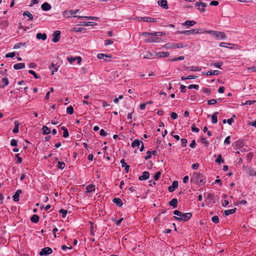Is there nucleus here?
<instances>
[{
  "mask_svg": "<svg viewBox=\"0 0 256 256\" xmlns=\"http://www.w3.org/2000/svg\"><path fill=\"white\" fill-rule=\"evenodd\" d=\"M174 214L176 216H174V218L180 222L187 221L192 217L191 213H182L181 212L177 210L174 212Z\"/></svg>",
  "mask_w": 256,
  "mask_h": 256,
  "instance_id": "obj_1",
  "label": "nucleus"
},
{
  "mask_svg": "<svg viewBox=\"0 0 256 256\" xmlns=\"http://www.w3.org/2000/svg\"><path fill=\"white\" fill-rule=\"evenodd\" d=\"M204 33L208 34L214 37L218 40H224L227 38V36L224 32H222L214 31L212 30H204Z\"/></svg>",
  "mask_w": 256,
  "mask_h": 256,
  "instance_id": "obj_2",
  "label": "nucleus"
},
{
  "mask_svg": "<svg viewBox=\"0 0 256 256\" xmlns=\"http://www.w3.org/2000/svg\"><path fill=\"white\" fill-rule=\"evenodd\" d=\"M52 250L51 248H50L49 247H46L42 249V250L40 252V255L44 256V255L50 254H52Z\"/></svg>",
  "mask_w": 256,
  "mask_h": 256,
  "instance_id": "obj_7",
  "label": "nucleus"
},
{
  "mask_svg": "<svg viewBox=\"0 0 256 256\" xmlns=\"http://www.w3.org/2000/svg\"><path fill=\"white\" fill-rule=\"evenodd\" d=\"M233 46V44H230V43H227V42H220V46L224 48H232V46Z\"/></svg>",
  "mask_w": 256,
  "mask_h": 256,
  "instance_id": "obj_28",
  "label": "nucleus"
},
{
  "mask_svg": "<svg viewBox=\"0 0 256 256\" xmlns=\"http://www.w3.org/2000/svg\"><path fill=\"white\" fill-rule=\"evenodd\" d=\"M74 14L73 10H65L63 12L62 15L66 18H70L71 15Z\"/></svg>",
  "mask_w": 256,
  "mask_h": 256,
  "instance_id": "obj_18",
  "label": "nucleus"
},
{
  "mask_svg": "<svg viewBox=\"0 0 256 256\" xmlns=\"http://www.w3.org/2000/svg\"><path fill=\"white\" fill-rule=\"evenodd\" d=\"M230 136H227V137L226 138V139H225V140H224V144H230Z\"/></svg>",
  "mask_w": 256,
  "mask_h": 256,
  "instance_id": "obj_60",
  "label": "nucleus"
},
{
  "mask_svg": "<svg viewBox=\"0 0 256 256\" xmlns=\"http://www.w3.org/2000/svg\"><path fill=\"white\" fill-rule=\"evenodd\" d=\"M218 112H216L212 115V122L213 124H216L218 122Z\"/></svg>",
  "mask_w": 256,
  "mask_h": 256,
  "instance_id": "obj_29",
  "label": "nucleus"
},
{
  "mask_svg": "<svg viewBox=\"0 0 256 256\" xmlns=\"http://www.w3.org/2000/svg\"><path fill=\"white\" fill-rule=\"evenodd\" d=\"M96 23L92 22H81L78 25L83 26H96Z\"/></svg>",
  "mask_w": 256,
  "mask_h": 256,
  "instance_id": "obj_13",
  "label": "nucleus"
},
{
  "mask_svg": "<svg viewBox=\"0 0 256 256\" xmlns=\"http://www.w3.org/2000/svg\"><path fill=\"white\" fill-rule=\"evenodd\" d=\"M217 101L218 100L212 99L208 101V104H214L216 103Z\"/></svg>",
  "mask_w": 256,
  "mask_h": 256,
  "instance_id": "obj_51",
  "label": "nucleus"
},
{
  "mask_svg": "<svg viewBox=\"0 0 256 256\" xmlns=\"http://www.w3.org/2000/svg\"><path fill=\"white\" fill-rule=\"evenodd\" d=\"M12 146H17V141L14 139H12L10 141Z\"/></svg>",
  "mask_w": 256,
  "mask_h": 256,
  "instance_id": "obj_59",
  "label": "nucleus"
},
{
  "mask_svg": "<svg viewBox=\"0 0 256 256\" xmlns=\"http://www.w3.org/2000/svg\"><path fill=\"white\" fill-rule=\"evenodd\" d=\"M120 164H122V168H124L126 172H128L129 171L130 166L124 162V160L122 159L120 160Z\"/></svg>",
  "mask_w": 256,
  "mask_h": 256,
  "instance_id": "obj_22",
  "label": "nucleus"
},
{
  "mask_svg": "<svg viewBox=\"0 0 256 256\" xmlns=\"http://www.w3.org/2000/svg\"><path fill=\"white\" fill-rule=\"evenodd\" d=\"M60 213L62 214V218H65L66 216V215L68 213V212L66 210H60Z\"/></svg>",
  "mask_w": 256,
  "mask_h": 256,
  "instance_id": "obj_47",
  "label": "nucleus"
},
{
  "mask_svg": "<svg viewBox=\"0 0 256 256\" xmlns=\"http://www.w3.org/2000/svg\"><path fill=\"white\" fill-rule=\"evenodd\" d=\"M178 200L176 198H172L170 202L169 205L170 206H172L174 208H177L178 204Z\"/></svg>",
  "mask_w": 256,
  "mask_h": 256,
  "instance_id": "obj_24",
  "label": "nucleus"
},
{
  "mask_svg": "<svg viewBox=\"0 0 256 256\" xmlns=\"http://www.w3.org/2000/svg\"><path fill=\"white\" fill-rule=\"evenodd\" d=\"M186 46V45H184L182 43L174 44L169 42L166 44V48H183Z\"/></svg>",
  "mask_w": 256,
  "mask_h": 256,
  "instance_id": "obj_4",
  "label": "nucleus"
},
{
  "mask_svg": "<svg viewBox=\"0 0 256 256\" xmlns=\"http://www.w3.org/2000/svg\"><path fill=\"white\" fill-rule=\"evenodd\" d=\"M15 126L14 128L12 130V132L14 133H18L19 131L18 130V126H19V123L18 122H14Z\"/></svg>",
  "mask_w": 256,
  "mask_h": 256,
  "instance_id": "obj_38",
  "label": "nucleus"
},
{
  "mask_svg": "<svg viewBox=\"0 0 256 256\" xmlns=\"http://www.w3.org/2000/svg\"><path fill=\"white\" fill-rule=\"evenodd\" d=\"M15 56V53L14 52H9L6 54V58H13Z\"/></svg>",
  "mask_w": 256,
  "mask_h": 256,
  "instance_id": "obj_55",
  "label": "nucleus"
},
{
  "mask_svg": "<svg viewBox=\"0 0 256 256\" xmlns=\"http://www.w3.org/2000/svg\"><path fill=\"white\" fill-rule=\"evenodd\" d=\"M86 192L90 193L95 191L96 186L94 184H88L86 186Z\"/></svg>",
  "mask_w": 256,
  "mask_h": 256,
  "instance_id": "obj_14",
  "label": "nucleus"
},
{
  "mask_svg": "<svg viewBox=\"0 0 256 256\" xmlns=\"http://www.w3.org/2000/svg\"><path fill=\"white\" fill-rule=\"evenodd\" d=\"M177 32L178 34H192V30H184L178 31Z\"/></svg>",
  "mask_w": 256,
  "mask_h": 256,
  "instance_id": "obj_34",
  "label": "nucleus"
},
{
  "mask_svg": "<svg viewBox=\"0 0 256 256\" xmlns=\"http://www.w3.org/2000/svg\"><path fill=\"white\" fill-rule=\"evenodd\" d=\"M188 69L191 71H200L201 70L200 68L196 66H190Z\"/></svg>",
  "mask_w": 256,
  "mask_h": 256,
  "instance_id": "obj_41",
  "label": "nucleus"
},
{
  "mask_svg": "<svg viewBox=\"0 0 256 256\" xmlns=\"http://www.w3.org/2000/svg\"><path fill=\"white\" fill-rule=\"evenodd\" d=\"M234 118H236L235 115H232V117L230 118H229L227 120V122L230 125H231L234 122Z\"/></svg>",
  "mask_w": 256,
  "mask_h": 256,
  "instance_id": "obj_45",
  "label": "nucleus"
},
{
  "mask_svg": "<svg viewBox=\"0 0 256 256\" xmlns=\"http://www.w3.org/2000/svg\"><path fill=\"white\" fill-rule=\"evenodd\" d=\"M113 44V41L112 40H111L108 39L105 41V45H106V46L110 45V44Z\"/></svg>",
  "mask_w": 256,
  "mask_h": 256,
  "instance_id": "obj_62",
  "label": "nucleus"
},
{
  "mask_svg": "<svg viewBox=\"0 0 256 256\" xmlns=\"http://www.w3.org/2000/svg\"><path fill=\"white\" fill-rule=\"evenodd\" d=\"M25 45V44H23V43H22V42H19V43H18L16 44L14 46V49H18V48H19L21 46H24Z\"/></svg>",
  "mask_w": 256,
  "mask_h": 256,
  "instance_id": "obj_50",
  "label": "nucleus"
},
{
  "mask_svg": "<svg viewBox=\"0 0 256 256\" xmlns=\"http://www.w3.org/2000/svg\"><path fill=\"white\" fill-rule=\"evenodd\" d=\"M43 134H49L50 132V130L46 126H43L42 128Z\"/></svg>",
  "mask_w": 256,
  "mask_h": 256,
  "instance_id": "obj_32",
  "label": "nucleus"
},
{
  "mask_svg": "<svg viewBox=\"0 0 256 256\" xmlns=\"http://www.w3.org/2000/svg\"><path fill=\"white\" fill-rule=\"evenodd\" d=\"M178 114L174 112H172L170 114V117L172 118V119H174V120H176L178 118Z\"/></svg>",
  "mask_w": 256,
  "mask_h": 256,
  "instance_id": "obj_58",
  "label": "nucleus"
},
{
  "mask_svg": "<svg viewBox=\"0 0 256 256\" xmlns=\"http://www.w3.org/2000/svg\"><path fill=\"white\" fill-rule=\"evenodd\" d=\"M28 72L32 74L34 77L36 78H39L40 77L38 76L37 75V74L32 70H28Z\"/></svg>",
  "mask_w": 256,
  "mask_h": 256,
  "instance_id": "obj_54",
  "label": "nucleus"
},
{
  "mask_svg": "<svg viewBox=\"0 0 256 256\" xmlns=\"http://www.w3.org/2000/svg\"><path fill=\"white\" fill-rule=\"evenodd\" d=\"M23 16H27L28 18L30 20H31L33 19L32 15L28 11H25L23 14Z\"/></svg>",
  "mask_w": 256,
  "mask_h": 256,
  "instance_id": "obj_35",
  "label": "nucleus"
},
{
  "mask_svg": "<svg viewBox=\"0 0 256 256\" xmlns=\"http://www.w3.org/2000/svg\"><path fill=\"white\" fill-rule=\"evenodd\" d=\"M22 193L21 190H17L14 195L12 196L13 200L16 202L19 200V197L20 194Z\"/></svg>",
  "mask_w": 256,
  "mask_h": 256,
  "instance_id": "obj_11",
  "label": "nucleus"
},
{
  "mask_svg": "<svg viewBox=\"0 0 256 256\" xmlns=\"http://www.w3.org/2000/svg\"><path fill=\"white\" fill-rule=\"evenodd\" d=\"M97 57L99 59H103L106 62L110 61L112 56L110 54H98L97 55Z\"/></svg>",
  "mask_w": 256,
  "mask_h": 256,
  "instance_id": "obj_5",
  "label": "nucleus"
},
{
  "mask_svg": "<svg viewBox=\"0 0 256 256\" xmlns=\"http://www.w3.org/2000/svg\"><path fill=\"white\" fill-rule=\"evenodd\" d=\"M220 74V72L218 70H214V71H208V72H202V74L204 75H207V76H212V75H218Z\"/></svg>",
  "mask_w": 256,
  "mask_h": 256,
  "instance_id": "obj_17",
  "label": "nucleus"
},
{
  "mask_svg": "<svg viewBox=\"0 0 256 256\" xmlns=\"http://www.w3.org/2000/svg\"><path fill=\"white\" fill-rule=\"evenodd\" d=\"M158 58H165L168 57L170 55V53L168 52H157L156 54Z\"/></svg>",
  "mask_w": 256,
  "mask_h": 256,
  "instance_id": "obj_19",
  "label": "nucleus"
},
{
  "mask_svg": "<svg viewBox=\"0 0 256 256\" xmlns=\"http://www.w3.org/2000/svg\"><path fill=\"white\" fill-rule=\"evenodd\" d=\"M41 8L44 11H48L50 10L51 6L48 2H44L41 6Z\"/></svg>",
  "mask_w": 256,
  "mask_h": 256,
  "instance_id": "obj_23",
  "label": "nucleus"
},
{
  "mask_svg": "<svg viewBox=\"0 0 256 256\" xmlns=\"http://www.w3.org/2000/svg\"><path fill=\"white\" fill-rule=\"evenodd\" d=\"M36 38L38 40H44L46 39V34L43 33H38L36 35Z\"/></svg>",
  "mask_w": 256,
  "mask_h": 256,
  "instance_id": "obj_21",
  "label": "nucleus"
},
{
  "mask_svg": "<svg viewBox=\"0 0 256 256\" xmlns=\"http://www.w3.org/2000/svg\"><path fill=\"white\" fill-rule=\"evenodd\" d=\"M178 187V181H174L172 185L168 188V191L170 192H174Z\"/></svg>",
  "mask_w": 256,
  "mask_h": 256,
  "instance_id": "obj_10",
  "label": "nucleus"
},
{
  "mask_svg": "<svg viewBox=\"0 0 256 256\" xmlns=\"http://www.w3.org/2000/svg\"><path fill=\"white\" fill-rule=\"evenodd\" d=\"M50 69L52 70V74H54L55 72H58V66H56L54 64H52Z\"/></svg>",
  "mask_w": 256,
  "mask_h": 256,
  "instance_id": "obj_36",
  "label": "nucleus"
},
{
  "mask_svg": "<svg viewBox=\"0 0 256 256\" xmlns=\"http://www.w3.org/2000/svg\"><path fill=\"white\" fill-rule=\"evenodd\" d=\"M84 30L83 28H74L71 31L74 32H82Z\"/></svg>",
  "mask_w": 256,
  "mask_h": 256,
  "instance_id": "obj_33",
  "label": "nucleus"
},
{
  "mask_svg": "<svg viewBox=\"0 0 256 256\" xmlns=\"http://www.w3.org/2000/svg\"><path fill=\"white\" fill-rule=\"evenodd\" d=\"M196 6H198V9L201 11H204V8L206 6V4L204 2H197Z\"/></svg>",
  "mask_w": 256,
  "mask_h": 256,
  "instance_id": "obj_15",
  "label": "nucleus"
},
{
  "mask_svg": "<svg viewBox=\"0 0 256 256\" xmlns=\"http://www.w3.org/2000/svg\"><path fill=\"white\" fill-rule=\"evenodd\" d=\"M60 30H56L52 34V41L54 42H57L59 41L60 38Z\"/></svg>",
  "mask_w": 256,
  "mask_h": 256,
  "instance_id": "obj_6",
  "label": "nucleus"
},
{
  "mask_svg": "<svg viewBox=\"0 0 256 256\" xmlns=\"http://www.w3.org/2000/svg\"><path fill=\"white\" fill-rule=\"evenodd\" d=\"M182 146L183 148H184L186 146V143L188 142L186 138H182L180 140Z\"/></svg>",
  "mask_w": 256,
  "mask_h": 256,
  "instance_id": "obj_43",
  "label": "nucleus"
},
{
  "mask_svg": "<svg viewBox=\"0 0 256 256\" xmlns=\"http://www.w3.org/2000/svg\"><path fill=\"white\" fill-rule=\"evenodd\" d=\"M158 4L160 6L163 8L164 9H168V2L166 0H160L158 1Z\"/></svg>",
  "mask_w": 256,
  "mask_h": 256,
  "instance_id": "obj_9",
  "label": "nucleus"
},
{
  "mask_svg": "<svg viewBox=\"0 0 256 256\" xmlns=\"http://www.w3.org/2000/svg\"><path fill=\"white\" fill-rule=\"evenodd\" d=\"M223 64L222 62H220L218 63H211L210 65L212 66H214L218 68H221V66Z\"/></svg>",
  "mask_w": 256,
  "mask_h": 256,
  "instance_id": "obj_37",
  "label": "nucleus"
},
{
  "mask_svg": "<svg viewBox=\"0 0 256 256\" xmlns=\"http://www.w3.org/2000/svg\"><path fill=\"white\" fill-rule=\"evenodd\" d=\"M24 68H25V64H24V63H22V62L18 63V64H15L14 66V68L16 70L22 69Z\"/></svg>",
  "mask_w": 256,
  "mask_h": 256,
  "instance_id": "obj_20",
  "label": "nucleus"
},
{
  "mask_svg": "<svg viewBox=\"0 0 256 256\" xmlns=\"http://www.w3.org/2000/svg\"><path fill=\"white\" fill-rule=\"evenodd\" d=\"M140 140H135L132 144V148H139L140 144V143H142Z\"/></svg>",
  "mask_w": 256,
  "mask_h": 256,
  "instance_id": "obj_26",
  "label": "nucleus"
},
{
  "mask_svg": "<svg viewBox=\"0 0 256 256\" xmlns=\"http://www.w3.org/2000/svg\"><path fill=\"white\" fill-rule=\"evenodd\" d=\"M58 166L59 168L62 170L65 167V164L64 162H58Z\"/></svg>",
  "mask_w": 256,
  "mask_h": 256,
  "instance_id": "obj_42",
  "label": "nucleus"
},
{
  "mask_svg": "<svg viewBox=\"0 0 256 256\" xmlns=\"http://www.w3.org/2000/svg\"><path fill=\"white\" fill-rule=\"evenodd\" d=\"M188 89H192L194 88L196 90H198L199 88V86L198 84H190L188 86Z\"/></svg>",
  "mask_w": 256,
  "mask_h": 256,
  "instance_id": "obj_46",
  "label": "nucleus"
},
{
  "mask_svg": "<svg viewBox=\"0 0 256 256\" xmlns=\"http://www.w3.org/2000/svg\"><path fill=\"white\" fill-rule=\"evenodd\" d=\"M192 130L193 132H198L200 131L198 128H196L194 124H193L192 126Z\"/></svg>",
  "mask_w": 256,
  "mask_h": 256,
  "instance_id": "obj_52",
  "label": "nucleus"
},
{
  "mask_svg": "<svg viewBox=\"0 0 256 256\" xmlns=\"http://www.w3.org/2000/svg\"><path fill=\"white\" fill-rule=\"evenodd\" d=\"M146 42H156V38H149L148 39H146Z\"/></svg>",
  "mask_w": 256,
  "mask_h": 256,
  "instance_id": "obj_53",
  "label": "nucleus"
},
{
  "mask_svg": "<svg viewBox=\"0 0 256 256\" xmlns=\"http://www.w3.org/2000/svg\"><path fill=\"white\" fill-rule=\"evenodd\" d=\"M36 66V64L34 62H32L29 64V68H34Z\"/></svg>",
  "mask_w": 256,
  "mask_h": 256,
  "instance_id": "obj_64",
  "label": "nucleus"
},
{
  "mask_svg": "<svg viewBox=\"0 0 256 256\" xmlns=\"http://www.w3.org/2000/svg\"><path fill=\"white\" fill-rule=\"evenodd\" d=\"M66 112L70 114H72L74 113V108L72 106H70L67 108Z\"/></svg>",
  "mask_w": 256,
  "mask_h": 256,
  "instance_id": "obj_40",
  "label": "nucleus"
},
{
  "mask_svg": "<svg viewBox=\"0 0 256 256\" xmlns=\"http://www.w3.org/2000/svg\"><path fill=\"white\" fill-rule=\"evenodd\" d=\"M216 162L218 164L224 162V160L222 158L221 154L218 155L217 158L216 160Z\"/></svg>",
  "mask_w": 256,
  "mask_h": 256,
  "instance_id": "obj_39",
  "label": "nucleus"
},
{
  "mask_svg": "<svg viewBox=\"0 0 256 256\" xmlns=\"http://www.w3.org/2000/svg\"><path fill=\"white\" fill-rule=\"evenodd\" d=\"M32 222L37 223L39 220V217L36 214H34L30 218Z\"/></svg>",
  "mask_w": 256,
  "mask_h": 256,
  "instance_id": "obj_30",
  "label": "nucleus"
},
{
  "mask_svg": "<svg viewBox=\"0 0 256 256\" xmlns=\"http://www.w3.org/2000/svg\"><path fill=\"white\" fill-rule=\"evenodd\" d=\"M202 177V174L196 172H194L191 178V180L195 184H200L203 182Z\"/></svg>",
  "mask_w": 256,
  "mask_h": 256,
  "instance_id": "obj_3",
  "label": "nucleus"
},
{
  "mask_svg": "<svg viewBox=\"0 0 256 256\" xmlns=\"http://www.w3.org/2000/svg\"><path fill=\"white\" fill-rule=\"evenodd\" d=\"M196 24L194 20H186L184 23L182 24L183 26H186V28H188L190 26H192Z\"/></svg>",
  "mask_w": 256,
  "mask_h": 256,
  "instance_id": "obj_16",
  "label": "nucleus"
},
{
  "mask_svg": "<svg viewBox=\"0 0 256 256\" xmlns=\"http://www.w3.org/2000/svg\"><path fill=\"white\" fill-rule=\"evenodd\" d=\"M152 54H151V53L147 52L146 54L144 56V58L150 59L152 58Z\"/></svg>",
  "mask_w": 256,
  "mask_h": 256,
  "instance_id": "obj_48",
  "label": "nucleus"
},
{
  "mask_svg": "<svg viewBox=\"0 0 256 256\" xmlns=\"http://www.w3.org/2000/svg\"><path fill=\"white\" fill-rule=\"evenodd\" d=\"M142 20L146 22H156V19L150 17H144L141 18Z\"/></svg>",
  "mask_w": 256,
  "mask_h": 256,
  "instance_id": "obj_27",
  "label": "nucleus"
},
{
  "mask_svg": "<svg viewBox=\"0 0 256 256\" xmlns=\"http://www.w3.org/2000/svg\"><path fill=\"white\" fill-rule=\"evenodd\" d=\"M112 202L116 204L118 206H121L123 204L122 200L120 198H114Z\"/></svg>",
  "mask_w": 256,
  "mask_h": 256,
  "instance_id": "obj_25",
  "label": "nucleus"
},
{
  "mask_svg": "<svg viewBox=\"0 0 256 256\" xmlns=\"http://www.w3.org/2000/svg\"><path fill=\"white\" fill-rule=\"evenodd\" d=\"M160 172H157L155 175L154 176V178L155 180H158V178H160Z\"/></svg>",
  "mask_w": 256,
  "mask_h": 256,
  "instance_id": "obj_57",
  "label": "nucleus"
},
{
  "mask_svg": "<svg viewBox=\"0 0 256 256\" xmlns=\"http://www.w3.org/2000/svg\"><path fill=\"white\" fill-rule=\"evenodd\" d=\"M67 60L70 63H72L75 61H77L78 63L79 64L82 62V58L80 56H76L74 58H72L71 56H68L66 58Z\"/></svg>",
  "mask_w": 256,
  "mask_h": 256,
  "instance_id": "obj_8",
  "label": "nucleus"
},
{
  "mask_svg": "<svg viewBox=\"0 0 256 256\" xmlns=\"http://www.w3.org/2000/svg\"><path fill=\"white\" fill-rule=\"evenodd\" d=\"M2 82L4 83V86H2V87H4V86H8V84L9 82H8V79L7 78H4L2 79Z\"/></svg>",
  "mask_w": 256,
  "mask_h": 256,
  "instance_id": "obj_49",
  "label": "nucleus"
},
{
  "mask_svg": "<svg viewBox=\"0 0 256 256\" xmlns=\"http://www.w3.org/2000/svg\"><path fill=\"white\" fill-rule=\"evenodd\" d=\"M96 228V226L94 227L93 225H91V226H90V233L93 236L94 235V232H95L94 229Z\"/></svg>",
  "mask_w": 256,
  "mask_h": 256,
  "instance_id": "obj_61",
  "label": "nucleus"
},
{
  "mask_svg": "<svg viewBox=\"0 0 256 256\" xmlns=\"http://www.w3.org/2000/svg\"><path fill=\"white\" fill-rule=\"evenodd\" d=\"M100 134L102 136H106L107 135L106 132H105V130L103 129L100 130Z\"/></svg>",
  "mask_w": 256,
  "mask_h": 256,
  "instance_id": "obj_63",
  "label": "nucleus"
},
{
  "mask_svg": "<svg viewBox=\"0 0 256 256\" xmlns=\"http://www.w3.org/2000/svg\"><path fill=\"white\" fill-rule=\"evenodd\" d=\"M212 220L214 223L218 224L219 222L218 217L216 216H215L212 218Z\"/></svg>",
  "mask_w": 256,
  "mask_h": 256,
  "instance_id": "obj_44",
  "label": "nucleus"
},
{
  "mask_svg": "<svg viewBox=\"0 0 256 256\" xmlns=\"http://www.w3.org/2000/svg\"><path fill=\"white\" fill-rule=\"evenodd\" d=\"M149 177V172H148L144 171L142 172V174L139 177L138 179L140 180H144L148 179Z\"/></svg>",
  "mask_w": 256,
  "mask_h": 256,
  "instance_id": "obj_12",
  "label": "nucleus"
},
{
  "mask_svg": "<svg viewBox=\"0 0 256 256\" xmlns=\"http://www.w3.org/2000/svg\"><path fill=\"white\" fill-rule=\"evenodd\" d=\"M256 102V100H246L244 104L251 105L254 104Z\"/></svg>",
  "mask_w": 256,
  "mask_h": 256,
  "instance_id": "obj_56",
  "label": "nucleus"
},
{
  "mask_svg": "<svg viewBox=\"0 0 256 256\" xmlns=\"http://www.w3.org/2000/svg\"><path fill=\"white\" fill-rule=\"evenodd\" d=\"M236 210V208L230 209V210H227L224 211V214L226 216H228L230 214L234 213Z\"/></svg>",
  "mask_w": 256,
  "mask_h": 256,
  "instance_id": "obj_31",
  "label": "nucleus"
}]
</instances>
